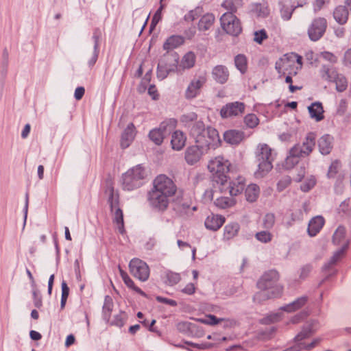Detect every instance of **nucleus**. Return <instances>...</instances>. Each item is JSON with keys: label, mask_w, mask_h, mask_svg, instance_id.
I'll return each instance as SVG.
<instances>
[{"label": "nucleus", "mask_w": 351, "mask_h": 351, "mask_svg": "<svg viewBox=\"0 0 351 351\" xmlns=\"http://www.w3.org/2000/svg\"><path fill=\"white\" fill-rule=\"evenodd\" d=\"M318 146L322 154H328L332 149V138L329 135L322 136L318 141Z\"/></svg>", "instance_id": "34"}, {"label": "nucleus", "mask_w": 351, "mask_h": 351, "mask_svg": "<svg viewBox=\"0 0 351 351\" xmlns=\"http://www.w3.org/2000/svg\"><path fill=\"white\" fill-rule=\"evenodd\" d=\"M327 28V21L325 18L315 19L308 29L309 38L313 41L319 40L324 34Z\"/></svg>", "instance_id": "11"}, {"label": "nucleus", "mask_w": 351, "mask_h": 351, "mask_svg": "<svg viewBox=\"0 0 351 351\" xmlns=\"http://www.w3.org/2000/svg\"><path fill=\"white\" fill-rule=\"evenodd\" d=\"M69 294V288L66 282L62 284V298H68Z\"/></svg>", "instance_id": "63"}, {"label": "nucleus", "mask_w": 351, "mask_h": 351, "mask_svg": "<svg viewBox=\"0 0 351 351\" xmlns=\"http://www.w3.org/2000/svg\"><path fill=\"white\" fill-rule=\"evenodd\" d=\"M332 82L335 83L338 92H343L348 88V80L342 74H339Z\"/></svg>", "instance_id": "41"}, {"label": "nucleus", "mask_w": 351, "mask_h": 351, "mask_svg": "<svg viewBox=\"0 0 351 351\" xmlns=\"http://www.w3.org/2000/svg\"><path fill=\"white\" fill-rule=\"evenodd\" d=\"M224 141L230 145H238L244 139L243 132L237 130H230L223 134Z\"/></svg>", "instance_id": "19"}, {"label": "nucleus", "mask_w": 351, "mask_h": 351, "mask_svg": "<svg viewBox=\"0 0 351 351\" xmlns=\"http://www.w3.org/2000/svg\"><path fill=\"white\" fill-rule=\"evenodd\" d=\"M267 38V34L265 30L262 29L254 33V41L261 44L263 41Z\"/></svg>", "instance_id": "54"}, {"label": "nucleus", "mask_w": 351, "mask_h": 351, "mask_svg": "<svg viewBox=\"0 0 351 351\" xmlns=\"http://www.w3.org/2000/svg\"><path fill=\"white\" fill-rule=\"evenodd\" d=\"M254 11L258 16L265 17L269 14L268 7L261 4L256 5Z\"/></svg>", "instance_id": "51"}, {"label": "nucleus", "mask_w": 351, "mask_h": 351, "mask_svg": "<svg viewBox=\"0 0 351 351\" xmlns=\"http://www.w3.org/2000/svg\"><path fill=\"white\" fill-rule=\"evenodd\" d=\"M162 6H160V8L154 14L152 21V25H156V24L160 21L162 18Z\"/></svg>", "instance_id": "57"}, {"label": "nucleus", "mask_w": 351, "mask_h": 351, "mask_svg": "<svg viewBox=\"0 0 351 351\" xmlns=\"http://www.w3.org/2000/svg\"><path fill=\"white\" fill-rule=\"evenodd\" d=\"M212 73L214 79L220 84L226 83L229 77V72L227 68L223 65L216 66Z\"/></svg>", "instance_id": "22"}, {"label": "nucleus", "mask_w": 351, "mask_h": 351, "mask_svg": "<svg viewBox=\"0 0 351 351\" xmlns=\"http://www.w3.org/2000/svg\"><path fill=\"white\" fill-rule=\"evenodd\" d=\"M162 282L168 286H173L178 284L180 280V276L178 273L171 271H165L161 275Z\"/></svg>", "instance_id": "27"}, {"label": "nucleus", "mask_w": 351, "mask_h": 351, "mask_svg": "<svg viewBox=\"0 0 351 351\" xmlns=\"http://www.w3.org/2000/svg\"><path fill=\"white\" fill-rule=\"evenodd\" d=\"M207 152L199 147L196 143L187 147L184 153L186 162L193 165L198 162Z\"/></svg>", "instance_id": "14"}, {"label": "nucleus", "mask_w": 351, "mask_h": 351, "mask_svg": "<svg viewBox=\"0 0 351 351\" xmlns=\"http://www.w3.org/2000/svg\"><path fill=\"white\" fill-rule=\"evenodd\" d=\"M107 193L109 194L108 202L110 205L111 211L114 213L113 222L119 232L124 234L125 230L124 228L123 214L122 210L119 207V195L114 193V188L112 186L108 188Z\"/></svg>", "instance_id": "5"}, {"label": "nucleus", "mask_w": 351, "mask_h": 351, "mask_svg": "<svg viewBox=\"0 0 351 351\" xmlns=\"http://www.w3.org/2000/svg\"><path fill=\"white\" fill-rule=\"evenodd\" d=\"M291 183L290 176H284L280 178L277 184V189L278 191H282L287 188Z\"/></svg>", "instance_id": "47"}, {"label": "nucleus", "mask_w": 351, "mask_h": 351, "mask_svg": "<svg viewBox=\"0 0 351 351\" xmlns=\"http://www.w3.org/2000/svg\"><path fill=\"white\" fill-rule=\"evenodd\" d=\"M279 276L276 271H269L265 273L258 282V287L261 290L272 289L271 296L274 297L282 292V287L276 283Z\"/></svg>", "instance_id": "7"}, {"label": "nucleus", "mask_w": 351, "mask_h": 351, "mask_svg": "<svg viewBox=\"0 0 351 351\" xmlns=\"http://www.w3.org/2000/svg\"><path fill=\"white\" fill-rule=\"evenodd\" d=\"M226 319L223 318H217L216 316L213 315H206L204 317L198 319V322L210 326H215L217 325Z\"/></svg>", "instance_id": "39"}, {"label": "nucleus", "mask_w": 351, "mask_h": 351, "mask_svg": "<svg viewBox=\"0 0 351 351\" xmlns=\"http://www.w3.org/2000/svg\"><path fill=\"white\" fill-rule=\"evenodd\" d=\"M302 157L299 153H293V147L289 151V154L287 157L285 162H284V167L285 169H289L294 167L295 165H296L298 161L299 158Z\"/></svg>", "instance_id": "38"}, {"label": "nucleus", "mask_w": 351, "mask_h": 351, "mask_svg": "<svg viewBox=\"0 0 351 351\" xmlns=\"http://www.w3.org/2000/svg\"><path fill=\"white\" fill-rule=\"evenodd\" d=\"M215 17L213 14L206 13L204 14L199 21L198 29L202 32L209 30L213 27Z\"/></svg>", "instance_id": "21"}, {"label": "nucleus", "mask_w": 351, "mask_h": 351, "mask_svg": "<svg viewBox=\"0 0 351 351\" xmlns=\"http://www.w3.org/2000/svg\"><path fill=\"white\" fill-rule=\"evenodd\" d=\"M258 167L255 173L256 178H263L267 175L273 168V160H258Z\"/></svg>", "instance_id": "31"}, {"label": "nucleus", "mask_w": 351, "mask_h": 351, "mask_svg": "<svg viewBox=\"0 0 351 351\" xmlns=\"http://www.w3.org/2000/svg\"><path fill=\"white\" fill-rule=\"evenodd\" d=\"M319 56L325 60L328 61L332 64L337 62V56L329 51H323L320 53Z\"/></svg>", "instance_id": "52"}, {"label": "nucleus", "mask_w": 351, "mask_h": 351, "mask_svg": "<svg viewBox=\"0 0 351 351\" xmlns=\"http://www.w3.org/2000/svg\"><path fill=\"white\" fill-rule=\"evenodd\" d=\"M235 65L237 68L242 73H244L247 69V58L243 55H238L236 56Z\"/></svg>", "instance_id": "42"}, {"label": "nucleus", "mask_w": 351, "mask_h": 351, "mask_svg": "<svg viewBox=\"0 0 351 351\" xmlns=\"http://www.w3.org/2000/svg\"><path fill=\"white\" fill-rule=\"evenodd\" d=\"M347 249V246L343 247L340 251L335 253L332 258V263H336L337 261H339L344 255L346 250Z\"/></svg>", "instance_id": "56"}, {"label": "nucleus", "mask_w": 351, "mask_h": 351, "mask_svg": "<svg viewBox=\"0 0 351 351\" xmlns=\"http://www.w3.org/2000/svg\"><path fill=\"white\" fill-rule=\"evenodd\" d=\"M186 135L180 130H176L171 134V145L174 150L180 151L185 146Z\"/></svg>", "instance_id": "17"}, {"label": "nucleus", "mask_w": 351, "mask_h": 351, "mask_svg": "<svg viewBox=\"0 0 351 351\" xmlns=\"http://www.w3.org/2000/svg\"><path fill=\"white\" fill-rule=\"evenodd\" d=\"M325 223L324 219L321 216L313 217L308 223V232L310 236H315L322 228Z\"/></svg>", "instance_id": "20"}, {"label": "nucleus", "mask_w": 351, "mask_h": 351, "mask_svg": "<svg viewBox=\"0 0 351 351\" xmlns=\"http://www.w3.org/2000/svg\"><path fill=\"white\" fill-rule=\"evenodd\" d=\"M243 121L245 126L248 128H254L259 124V119L253 113L245 115Z\"/></svg>", "instance_id": "40"}, {"label": "nucleus", "mask_w": 351, "mask_h": 351, "mask_svg": "<svg viewBox=\"0 0 351 351\" xmlns=\"http://www.w3.org/2000/svg\"><path fill=\"white\" fill-rule=\"evenodd\" d=\"M256 156L257 160H274L272 150L267 144H259Z\"/></svg>", "instance_id": "23"}, {"label": "nucleus", "mask_w": 351, "mask_h": 351, "mask_svg": "<svg viewBox=\"0 0 351 351\" xmlns=\"http://www.w3.org/2000/svg\"><path fill=\"white\" fill-rule=\"evenodd\" d=\"M207 82L206 75H199L195 77L189 84L185 95L186 98L191 99L195 97L199 94L201 88Z\"/></svg>", "instance_id": "15"}, {"label": "nucleus", "mask_w": 351, "mask_h": 351, "mask_svg": "<svg viewBox=\"0 0 351 351\" xmlns=\"http://www.w3.org/2000/svg\"><path fill=\"white\" fill-rule=\"evenodd\" d=\"M275 223V215L272 213L266 214L263 219V227L266 229L271 228Z\"/></svg>", "instance_id": "45"}, {"label": "nucleus", "mask_w": 351, "mask_h": 351, "mask_svg": "<svg viewBox=\"0 0 351 351\" xmlns=\"http://www.w3.org/2000/svg\"><path fill=\"white\" fill-rule=\"evenodd\" d=\"M153 184L149 200L156 208L165 210L169 205L170 198L176 195L177 186L170 178L163 174L158 176Z\"/></svg>", "instance_id": "1"}, {"label": "nucleus", "mask_w": 351, "mask_h": 351, "mask_svg": "<svg viewBox=\"0 0 351 351\" xmlns=\"http://www.w3.org/2000/svg\"><path fill=\"white\" fill-rule=\"evenodd\" d=\"M306 300L304 298H300L292 304L284 308L286 311L291 312L301 308L306 303Z\"/></svg>", "instance_id": "44"}, {"label": "nucleus", "mask_w": 351, "mask_h": 351, "mask_svg": "<svg viewBox=\"0 0 351 351\" xmlns=\"http://www.w3.org/2000/svg\"><path fill=\"white\" fill-rule=\"evenodd\" d=\"M136 133V128L134 125L133 123H130L121 136V145L123 148H127L130 146L135 138Z\"/></svg>", "instance_id": "18"}, {"label": "nucleus", "mask_w": 351, "mask_h": 351, "mask_svg": "<svg viewBox=\"0 0 351 351\" xmlns=\"http://www.w3.org/2000/svg\"><path fill=\"white\" fill-rule=\"evenodd\" d=\"M127 315L124 312H120L118 315L114 317V320L112 322V325H115L119 327H121L124 325Z\"/></svg>", "instance_id": "48"}, {"label": "nucleus", "mask_w": 351, "mask_h": 351, "mask_svg": "<svg viewBox=\"0 0 351 351\" xmlns=\"http://www.w3.org/2000/svg\"><path fill=\"white\" fill-rule=\"evenodd\" d=\"M239 225L237 223H231L226 226L223 232V239L230 240L236 237L239 232Z\"/></svg>", "instance_id": "37"}, {"label": "nucleus", "mask_w": 351, "mask_h": 351, "mask_svg": "<svg viewBox=\"0 0 351 351\" xmlns=\"http://www.w3.org/2000/svg\"><path fill=\"white\" fill-rule=\"evenodd\" d=\"M260 195V188L256 184H249L245 190V196L247 202H256Z\"/></svg>", "instance_id": "28"}, {"label": "nucleus", "mask_w": 351, "mask_h": 351, "mask_svg": "<svg viewBox=\"0 0 351 351\" xmlns=\"http://www.w3.org/2000/svg\"><path fill=\"white\" fill-rule=\"evenodd\" d=\"M145 178V171L143 167L136 166L129 169L123 175V187L130 191L140 185V181Z\"/></svg>", "instance_id": "8"}, {"label": "nucleus", "mask_w": 351, "mask_h": 351, "mask_svg": "<svg viewBox=\"0 0 351 351\" xmlns=\"http://www.w3.org/2000/svg\"><path fill=\"white\" fill-rule=\"evenodd\" d=\"M215 204L221 209H226L234 206L236 200L233 197H221L215 201Z\"/></svg>", "instance_id": "35"}, {"label": "nucleus", "mask_w": 351, "mask_h": 351, "mask_svg": "<svg viewBox=\"0 0 351 351\" xmlns=\"http://www.w3.org/2000/svg\"><path fill=\"white\" fill-rule=\"evenodd\" d=\"M341 164L338 160L332 162L329 167L328 176L329 178H335L336 175L338 173Z\"/></svg>", "instance_id": "49"}, {"label": "nucleus", "mask_w": 351, "mask_h": 351, "mask_svg": "<svg viewBox=\"0 0 351 351\" xmlns=\"http://www.w3.org/2000/svg\"><path fill=\"white\" fill-rule=\"evenodd\" d=\"M196 56L193 52L186 53L182 58L178 66V70L189 69L194 66Z\"/></svg>", "instance_id": "24"}, {"label": "nucleus", "mask_w": 351, "mask_h": 351, "mask_svg": "<svg viewBox=\"0 0 351 351\" xmlns=\"http://www.w3.org/2000/svg\"><path fill=\"white\" fill-rule=\"evenodd\" d=\"M112 303H106L104 306V313L106 317H110L111 311H112Z\"/></svg>", "instance_id": "62"}, {"label": "nucleus", "mask_w": 351, "mask_h": 351, "mask_svg": "<svg viewBox=\"0 0 351 351\" xmlns=\"http://www.w3.org/2000/svg\"><path fill=\"white\" fill-rule=\"evenodd\" d=\"M184 43V38L180 36H171L168 38L163 45V49L167 51L180 46Z\"/></svg>", "instance_id": "30"}, {"label": "nucleus", "mask_w": 351, "mask_h": 351, "mask_svg": "<svg viewBox=\"0 0 351 351\" xmlns=\"http://www.w3.org/2000/svg\"><path fill=\"white\" fill-rule=\"evenodd\" d=\"M330 0H315L313 6L315 11L320 10L326 4H328Z\"/></svg>", "instance_id": "58"}, {"label": "nucleus", "mask_w": 351, "mask_h": 351, "mask_svg": "<svg viewBox=\"0 0 351 351\" xmlns=\"http://www.w3.org/2000/svg\"><path fill=\"white\" fill-rule=\"evenodd\" d=\"M148 94L152 97L154 100H157L159 98V94L156 87L154 85H152L149 87Z\"/></svg>", "instance_id": "59"}, {"label": "nucleus", "mask_w": 351, "mask_h": 351, "mask_svg": "<svg viewBox=\"0 0 351 351\" xmlns=\"http://www.w3.org/2000/svg\"><path fill=\"white\" fill-rule=\"evenodd\" d=\"M119 271L124 283L128 288L134 290V291H136V293H139L143 296H146L145 293L139 287L136 286L134 282L131 279V278L125 271L120 268Z\"/></svg>", "instance_id": "32"}, {"label": "nucleus", "mask_w": 351, "mask_h": 351, "mask_svg": "<svg viewBox=\"0 0 351 351\" xmlns=\"http://www.w3.org/2000/svg\"><path fill=\"white\" fill-rule=\"evenodd\" d=\"M245 186V180L243 178H238L230 183L229 193L232 196H237L241 194Z\"/></svg>", "instance_id": "26"}, {"label": "nucleus", "mask_w": 351, "mask_h": 351, "mask_svg": "<svg viewBox=\"0 0 351 351\" xmlns=\"http://www.w3.org/2000/svg\"><path fill=\"white\" fill-rule=\"evenodd\" d=\"M333 16L338 23L343 25L348 20L349 13L346 6L339 5L334 10Z\"/></svg>", "instance_id": "25"}, {"label": "nucleus", "mask_w": 351, "mask_h": 351, "mask_svg": "<svg viewBox=\"0 0 351 351\" xmlns=\"http://www.w3.org/2000/svg\"><path fill=\"white\" fill-rule=\"evenodd\" d=\"M243 5V0H225L221 6L228 10V12H232L234 14L237 12L239 8Z\"/></svg>", "instance_id": "36"}, {"label": "nucleus", "mask_w": 351, "mask_h": 351, "mask_svg": "<svg viewBox=\"0 0 351 351\" xmlns=\"http://www.w3.org/2000/svg\"><path fill=\"white\" fill-rule=\"evenodd\" d=\"M226 218L220 215L211 214L205 220V226L213 231L218 230L225 223Z\"/></svg>", "instance_id": "16"}, {"label": "nucleus", "mask_w": 351, "mask_h": 351, "mask_svg": "<svg viewBox=\"0 0 351 351\" xmlns=\"http://www.w3.org/2000/svg\"><path fill=\"white\" fill-rule=\"evenodd\" d=\"M245 110V104L243 102H230L223 106L220 110L222 118L226 119L242 115Z\"/></svg>", "instance_id": "13"}, {"label": "nucleus", "mask_w": 351, "mask_h": 351, "mask_svg": "<svg viewBox=\"0 0 351 351\" xmlns=\"http://www.w3.org/2000/svg\"><path fill=\"white\" fill-rule=\"evenodd\" d=\"M231 162L223 156H218L208 163V169L212 174L213 179L223 185L228 181V174L230 171Z\"/></svg>", "instance_id": "4"}, {"label": "nucleus", "mask_w": 351, "mask_h": 351, "mask_svg": "<svg viewBox=\"0 0 351 351\" xmlns=\"http://www.w3.org/2000/svg\"><path fill=\"white\" fill-rule=\"evenodd\" d=\"M339 74L334 66H324L321 71L322 78L330 82H332Z\"/></svg>", "instance_id": "29"}, {"label": "nucleus", "mask_w": 351, "mask_h": 351, "mask_svg": "<svg viewBox=\"0 0 351 351\" xmlns=\"http://www.w3.org/2000/svg\"><path fill=\"white\" fill-rule=\"evenodd\" d=\"M343 63L346 65L351 64V49H349L346 51L343 58Z\"/></svg>", "instance_id": "64"}, {"label": "nucleus", "mask_w": 351, "mask_h": 351, "mask_svg": "<svg viewBox=\"0 0 351 351\" xmlns=\"http://www.w3.org/2000/svg\"><path fill=\"white\" fill-rule=\"evenodd\" d=\"M191 135L195 143L207 153L221 146V141L219 132L211 126L206 127L202 121L196 122L191 129Z\"/></svg>", "instance_id": "3"}, {"label": "nucleus", "mask_w": 351, "mask_h": 351, "mask_svg": "<svg viewBox=\"0 0 351 351\" xmlns=\"http://www.w3.org/2000/svg\"><path fill=\"white\" fill-rule=\"evenodd\" d=\"M130 274L141 281H146L149 276L150 271L147 263L139 258H133L129 264Z\"/></svg>", "instance_id": "9"}, {"label": "nucleus", "mask_w": 351, "mask_h": 351, "mask_svg": "<svg viewBox=\"0 0 351 351\" xmlns=\"http://www.w3.org/2000/svg\"><path fill=\"white\" fill-rule=\"evenodd\" d=\"M196 287L193 283H189L182 290V291L188 295H192L195 292Z\"/></svg>", "instance_id": "60"}, {"label": "nucleus", "mask_w": 351, "mask_h": 351, "mask_svg": "<svg viewBox=\"0 0 351 351\" xmlns=\"http://www.w3.org/2000/svg\"><path fill=\"white\" fill-rule=\"evenodd\" d=\"M177 126V120L169 119L161 123L158 129H154L150 131L149 136L156 145H160L164 140V132L171 131Z\"/></svg>", "instance_id": "10"}, {"label": "nucleus", "mask_w": 351, "mask_h": 351, "mask_svg": "<svg viewBox=\"0 0 351 351\" xmlns=\"http://www.w3.org/2000/svg\"><path fill=\"white\" fill-rule=\"evenodd\" d=\"M220 25L222 29L233 36H239L242 32L240 19L232 12H226L220 17Z\"/></svg>", "instance_id": "6"}, {"label": "nucleus", "mask_w": 351, "mask_h": 351, "mask_svg": "<svg viewBox=\"0 0 351 351\" xmlns=\"http://www.w3.org/2000/svg\"><path fill=\"white\" fill-rule=\"evenodd\" d=\"M308 111L311 117L317 121H319L324 119V109L321 103H313L308 107Z\"/></svg>", "instance_id": "33"}, {"label": "nucleus", "mask_w": 351, "mask_h": 351, "mask_svg": "<svg viewBox=\"0 0 351 351\" xmlns=\"http://www.w3.org/2000/svg\"><path fill=\"white\" fill-rule=\"evenodd\" d=\"M255 237L262 243H269L272 240L273 235L268 231H261L256 234Z\"/></svg>", "instance_id": "46"}, {"label": "nucleus", "mask_w": 351, "mask_h": 351, "mask_svg": "<svg viewBox=\"0 0 351 351\" xmlns=\"http://www.w3.org/2000/svg\"><path fill=\"white\" fill-rule=\"evenodd\" d=\"M84 93L85 90L83 87L77 88L75 91V98L77 100L81 99L83 97Z\"/></svg>", "instance_id": "61"}, {"label": "nucleus", "mask_w": 351, "mask_h": 351, "mask_svg": "<svg viewBox=\"0 0 351 351\" xmlns=\"http://www.w3.org/2000/svg\"><path fill=\"white\" fill-rule=\"evenodd\" d=\"M200 13H201L200 9L196 8V9L188 12L185 15L184 19L187 22H193V21H195L196 19H197L199 17Z\"/></svg>", "instance_id": "50"}, {"label": "nucleus", "mask_w": 351, "mask_h": 351, "mask_svg": "<svg viewBox=\"0 0 351 351\" xmlns=\"http://www.w3.org/2000/svg\"><path fill=\"white\" fill-rule=\"evenodd\" d=\"M345 229L342 227H339L337 228L336 232L333 236V241L335 243H339L341 239H343L345 237Z\"/></svg>", "instance_id": "53"}, {"label": "nucleus", "mask_w": 351, "mask_h": 351, "mask_svg": "<svg viewBox=\"0 0 351 351\" xmlns=\"http://www.w3.org/2000/svg\"><path fill=\"white\" fill-rule=\"evenodd\" d=\"M303 66L302 57L296 53L291 52L283 55L276 62V69L280 77H285L286 83L289 84V90L294 93L301 90L302 86L293 85L292 77L298 74Z\"/></svg>", "instance_id": "2"}, {"label": "nucleus", "mask_w": 351, "mask_h": 351, "mask_svg": "<svg viewBox=\"0 0 351 351\" xmlns=\"http://www.w3.org/2000/svg\"><path fill=\"white\" fill-rule=\"evenodd\" d=\"M316 134L308 132L302 141V144H297L293 147V153H299L302 157L308 156L315 145Z\"/></svg>", "instance_id": "12"}, {"label": "nucleus", "mask_w": 351, "mask_h": 351, "mask_svg": "<svg viewBox=\"0 0 351 351\" xmlns=\"http://www.w3.org/2000/svg\"><path fill=\"white\" fill-rule=\"evenodd\" d=\"M316 184V179L314 176H311L304 179L300 186L302 191L307 192L313 189Z\"/></svg>", "instance_id": "43"}, {"label": "nucleus", "mask_w": 351, "mask_h": 351, "mask_svg": "<svg viewBox=\"0 0 351 351\" xmlns=\"http://www.w3.org/2000/svg\"><path fill=\"white\" fill-rule=\"evenodd\" d=\"M156 300L157 302L160 303L165 304L171 306H176L178 304L176 300L164 298L162 296H156Z\"/></svg>", "instance_id": "55"}]
</instances>
